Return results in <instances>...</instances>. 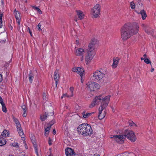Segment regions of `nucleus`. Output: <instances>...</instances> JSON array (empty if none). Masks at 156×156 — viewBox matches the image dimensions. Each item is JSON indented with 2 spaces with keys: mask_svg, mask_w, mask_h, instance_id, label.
<instances>
[{
  "mask_svg": "<svg viewBox=\"0 0 156 156\" xmlns=\"http://www.w3.org/2000/svg\"><path fill=\"white\" fill-rule=\"evenodd\" d=\"M21 107L22 108V109H23V117H26L27 115L26 112L27 109L25 105H23Z\"/></svg>",
  "mask_w": 156,
  "mask_h": 156,
  "instance_id": "nucleus-23",
  "label": "nucleus"
},
{
  "mask_svg": "<svg viewBox=\"0 0 156 156\" xmlns=\"http://www.w3.org/2000/svg\"><path fill=\"white\" fill-rule=\"evenodd\" d=\"M111 96L108 95L104 97L102 95H100L98 96H96L95 98L93 99V102H92L90 105L89 107L91 108L94 107L95 105H99L101 104V105H102V103H104L106 100L108 99V102H109Z\"/></svg>",
  "mask_w": 156,
  "mask_h": 156,
  "instance_id": "nucleus-3",
  "label": "nucleus"
},
{
  "mask_svg": "<svg viewBox=\"0 0 156 156\" xmlns=\"http://www.w3.org/2000/svg\"><path fill=\"white\" fill-rule=\"evenodd\" d=\"M37 11L38 12H39L40 14H42V12L40 9H39V10H37Z\"/></svg>",
  "mask_w": 156,
  "mask_h": 156,
  "instance_id": "nucleus-47",
  "label": "nucleus"
},
{
  "mask_svg": "<svg viewBox=\"0 0 156 156\" xmlns=\"http://www.w3.org/2000/svg\"><path fill=\"white\" fill-rule=\"evenodd\" d=\"M1 3L2 5H3L4 4V1L3 0H1Z\"/></svg>",
  "mask_w": 156,
  "mask_h": 156,
  "instance_id": "nucleus-58",
  "label": "nucleus"
},
{
  "mask_svg": "<svg viewBox=\"0 0 156 156\" xmlns=\"http://www.w3.org/2000/svg\"><path fill=\"white\" fill-rule=\"evenodd\" d=\"M137 1L138 3H139L140 2V0H137Z\"/></svg>",
  "mask_w": 156,
  "mask_h": 156,
  "instance_id": "nucleus-63",
  "label": "nucleus"
},
{
  "mask_svg": "<svg viewBox=\"0 0 156 156\" xmlns=\"http://www.w3.org/2000/svg\"><path fill=\"white\" fill-rule=\"evenodd\" d=\"M27 31H29L30 35L32 36V32L30 30V28H29V27H28V28H27Z\"/></svg>",
  "mask_w": 156,
  "mask_h": 156,
  "instance_id": "nucleus-44",
  "label": "nucleus"
},
{
  "mask_svg": "<svg viewBox=\"0 0 156 156\" xmlns=\"http://www.w3.org/2000/svg\"><path fill=\"white\" fill-rule=\"evenodd\" d=\"M60 76L58 73V70H56L55 72L54 75V79L55 82L56 87H57V84L58 83V81L59 79Z\"/></svg>",
  "mask_w": 156,
  "mask_h": 156,
  "instance_id": "nucleus-14",
  "label": "nucleus"
},
{
  "mask_svg": "<svg viewBox=\"0 0 156 156\" xmlns=\"http://www.w3.org/2000/svg\"><path fill=\"white\" fill-rule=\"evenodd\" d=\"M76 44H79V41L78 40H76Z\"/></svg>",
  "mask_w": 156,
  "mask_h": 156,
  "instance_id": "nucleus-59",
  "label": "nucleus"
},
{
  "mask_svg": "<svg viewBox=\"0 0 156 156\" xmlns=\"http://www.w3.org/2000/svg\"><path fill=\"white\" fill-rule=\"evenodd\" d=\"M66 156H75L76 154L74 151L71 148L67 147L65 150Z\"/></svg>",
  "mask_w": 156,
  "mask_h": 156,
  "instance_id": "nucleus-13",
  "label": "nucleus"
},
{
  "mask_svg": "<svg viewBox=\"0 0 156 156\" xmlns=\"http://www.w3.org/2000/svg\"><path fill=\"white\" fill-rule=\"evenodd\" d=\"M13 119L14 122L16 124V127L19 128V126L20 127L21 125L18 120L14 116L13 117Z\"/></svg>",
  "mask_w": 156,
  "mask_h": 156,
  "instance_id": "nucleus-25",
  "label": "nucleus"
},
{
  "mask_svg": "<svg viewBox=\"0 0 156 156\" xmlns=\"http://www.w3.org/2000/svg\"><path fill=\"white\" fill-rule=\"evenodd\" d=\"M79 134L87 136L92 133V129L90 125L85 123L80 125L77 128Z\"/></svg>",
  "mask_w": 156,
  "mask_h": 156,
  "instance_id": "nucleus-2",
  "label": "nucleus"
},
{
  "mask_svg": "<svg viewBox=\"0 0 156 156\" xmlns=\"http://www.w3.org/2000/svg\"><path fill=\"white\" fill-rule=\"evenodd\" d=\"M94 156H100V155L99 154H94Z\"/></svg>",
  "mask_w": 156,
  "mask_h": 156,
  "instance_id": "nucleus-56",
  "label": "nucleus"
},
{
  "mask_svg": "<svg viewBox=\"0 0 156 156\" xmlns=\"http://www.w3.org/2000/svg\"><path fill=\"white\" fill-rule=\"evenodd\" d=\"M97 42V40L94 38H92L90 41V43L89 44L88 48L87 49V52L95 53V45Z\"/></svg>",
  "mask_w": 156,
  "mask_h": 156,
  "instance_id": "nucleus-9",
  "label": "nucleus"
},
{
  "mask_svg": "<svg viewBox=\"0 0 156 156\" xmlns=\"http://www.w3.org/2000/svg\"><path fill=\"white\" fill-rule=\"evenodd\" d=\"M12 146L14 147H19L18 144L17 143H14L12 144Z\"/></svg>",
  "mask_w": 156,
  "mask_h": 156,
  "instance_id": "nucleus-40",
  "label": "nucleus"
},
{
  "mask_svg": "<svg viewBox=\"0 0 156 156\" xmlns=\"http://www.w3.org/2000/svg\"><path fill=\"white\" fill-rule=\"evenodd\" d=\"M145 31L146 33H147L149 35H152L153 33V31L151 30L148 29H145Z\"/></svg>",
  "mask_w": 156,
  "mask_h": 156,
  "instance_id": "nucleus-31",
  "label": "nucleus"
},
{
  "mask_svg": "<svg viewBox=\"0 0 156 156\" xmlns=\"http://www.w3.org/2000/svg\"><path fill=\"white\" fill-rule=\"evenodd\" d=\"M73 71L74 72H76L78 74H79L80 76L82 77L84 75V70L83 67H74L73 68Z\"/></svg>",
  "mask_w": 156,
  "mask_h": 156,
  "instance_id": "nucleus-12",
  "label": "nucleus"
},
{
  "mask_svg": "<svg viewBox=\"0 0 156 156\" xmlns=\"http://www.w3.org/2000/svg\"><path fill=\"white\" fill-rule=\"evenodd\" d=\"M55 122V120H52L49 122L48 125L51 127Z\"/></svg>",
  "mask_w": 156,
  "mask_h": 156,
  "instance_id": "nucleus-32",
  "label": "nucleus"
},
{
  "mask_svg": "<svg viewBox=\"0 0 156 156\" xmlns=\"http://www.w3.org/2000/svg\"><path fill=\"white\" fill-rule=\"evenodd\" d=\"M143 57H144V59H145L147 57V55H146V54H144L143 55Z\"/></svg>",
  "mask_w": 156,
  "mask_h": 156,
  "instance_id": "nucleus-55",
  "label": "nucleus"
},
{
  "mask_svg": "<svg viewBox=\"0 0 156 156\" xmlns=\"http://www.w3.org/2000/svg\"><path fill=\"white\" fill-rule=\"evenodd\" d=\"M74 90V88L73 87H71L70 88V90L71 92V93L72 94V95H71V96H72L73 95V91Z\"/></svg>",
  "mask_w": 156,
  "mask_h": 156,
  "instance_id": "nucleus-42",
  "label": "nucleus"
},
{
  "mask_svg": "<svg viewBox=\"0 0 156 156\" xmlns=\"http://www.w3.org/2000/svg\"><path fill=\"white\" fill-rule=\"evenodd\" d=\"M154 69L153 68H152L151 69V72H152L154 71Z\"/></svg>",
  "mask_w": 156,
  "mask_h": 156,
  "instance_id": "nucleus-57",
  "label": "nucleus"
},
{
  "mask_svg": "<svg viewBox=\"0 0 156 156\" xmlns=\"http://www.w3.org/2000/svg\"><path fill=\"white\" fill-rule=\"evenodd\" d=\"M130 5L132 9H133L135 8V6L133 2H132L130 3Z\"/></svg>",
  "mask_w": 156,
  "mask_h": 156,
  "instance_id": "nucleus-35",
  "label": "nucleus"
},
{
  "mask_svg": "<svg viewBox=\"0 0 156 156\" xmlns=\"http://www.w3.org/2000/svg\"><path fill=\"white\" fill-rule=\"evenodd\" d=\"M10 20V21H11V22H12V20Z\"/></svg>",
  "mask_w": 156,
  "mask_h": 156,
  "instance_id": "nucleus-64",
  "label": "nucleus"
},
{
  "mask_svg": "<svg viewBox=\"0 0 156 156\" xmlns=\"http://www.w3.org/2000/svg\"><path fill=\"white\" fill-rule=\"evenodd\" d=\"M14 14L15 15L16 21H20L21 18L20 12L16 11V9H15L14 11Z\"/></svg>",
  "mask_w": 156,
  "mask_h": 156,
  "instance_id": "nucleus-17",
  "label": "nucleus"
},
{
  "mask_svg": "<svg viewBox=\"0 0 156 156\" xmlns=\"http://www.w3.org/2000/svg\"><path fill=\"white\" fill-rule=\"evenodd\" d=\"M50 128L51 127L49 126L46 128H45V136H47L48 134Z\"/></svg>",
  "mask_w": 156,
  "mask_h": 156,
  "instance_id": "nucleus-27",
  "label": "nucleus"
},
{
  "mask_svg": "<svg viewBox=\"0 0 156 156\" xmlns=\"http://www.w3.org/2000/svg\"><path fill=\"white\" fill-rule=\"evenodd\" d=\"M83 56L82 55V57L81 58V60H83Z\"/></svg>",
  "mask_w": 156,
  "mask_h": 156,
  "instance_id": "nucleus-62",
  "label": "nucleus"
},
{
  "mask_svg": "<svg viewBox=\"0 0 156 156\" xmlns=\"http://www.w3.org/2000/svg\"><path fill=\"white\" fill-rule=\"evenodd\" d=\"M140 59H141V60H144L145 59L144 58H143V57H141L140 58Z\"/></svg>",
  "mask_w": 156,
  "mask_h": 156,
  "instance_id": "nucleus-61",
  "label": "nucleus"
},
{
  "mask_svg": "<svg viewBox=\"0 0 156 156\" xmlns=\"http://www.w3.org/2000/svg\"><path fill=\"white\" fill-rule=\"evenodd\" d=\"M69 97V96H67V94H64L61 97V98H63V97Z\"/></svg>",
  "mask_w": 156,
  "mask_h": 156,
  "instance_id": "nucleus-50",
  "label": "nucleus"
},
{
  "mask_svg": "<svg viewBox=\"0 0 156 156\" xmlns=\"http://www.w3.org/2000/svg\"><path fill=\"white\" fill-rule=\"evenodd\" d=\"M84 52V51L83 49L79 48L76 49L75 54L77 56H82Z\"/></svg>",
  "mask_w": 156,
  "mask_h": 156,
  "instance_id": "nucleus-16",
  "label": "nucleus"
},
{
  "mask_svg": "<svg viewBox=\"0 0 156 156\" xmlns=\"http://www.w3.org/2000/svg\"><path fill=\"white\" fill-rule=\"evenodd\" d=\"M24 144H25V147L26 149H27L28 147L25 141L23 142Z\"/></svg>",
  "mask_w": 156,
  "mask_h": 156,
  "instance_id": "nucleus-49",
  "label": "nucleus"
},
{
  "mask_svg": "<svg viewBox=\"0 0 156 156\" xmlns=\"http://www.w3.org/2000/svg\"><path fill=\"white\" fill-rule=\"evenodd\" d=\"M101 6L99 4H96L93 8L91 9V12L92 13L93 18H98L100 14L101 11Z\"/></svg>",
  "mask_w": 156,
  "mask_h": 156,
  "instance_id": "nucleus-7",
  "label": "nucleus"
},
{
  "mask_svg": "<svg viewBox=\"0 0 156 156\" xmlns=\"http://www.w3.org/2000/svg\"><path fill=\"white\" fill-rule=\"evenodd\" d=\"M34 149L35 150V152L37 156H38V150L37 148V145L36 144V143L35 142V143H33Z\"/></svg>",
  "mask_w": 156,
  "mask_h": 156,
  "instance_id": "nucleus-29",
  "label": "nucleus"
},
{
  "mask_svg": "<svg viewBox=\"0 0 156 156\" xmlns=\"http://www.w3.org/2000/svg\"><path fill=\"white\" fill-rule=\"evenodd\" d=\"M6 142V140L4 138L0 136V146L5 145Z\"/></svg>",
  "mask_w": 156,
  "mask_h": 156,
  "instance_id": "nucleus-22",
  "label": "nucleus"
},
{
  "mask_svg": "<svg viewBox=\"0 0 156 156\" xmlns=\"http://www.w3.org/2000/svg\"><path fill=\"white\" fill-rule=\"evenodd\" d=\"M51 140L50 137L49 138V140H48V144L49 145H51L52 144L51 143Z\"/></svg>",
  "mask_w": 156,
  "mask_h": 156,
  "instance_id": "nucleus-45",
  "label": "nucleus"
},
{
  "mask_svg": "<svg viewBox=\"0 0 156 156\" xmlns=\"http://www.w3.org/2000/svg\"><path fill=\"white\" fill-rule=\"evenodd\" d=\"M86 85H87V87H88L91 92L94 91L96 90L99 89V84L94 82H89Z\"/></svg>",
  "mask_w": 156,
  "mask_h": 156,
  "instance_id": "nucleus-8",
  "label": "nucleus"
},
{
  "mask_svg": "<svg viewBox=\"0 0 156 156\" xmlns=\"http://www.w3.org/2000/svg\"><path fill=\"white\" fill-rule=\"evenodd\" d=\"M119 59L118 58H116L113 59V63L112 65L113 68H116L118 64Z\"/></svg>",
  "mask_w": 156,
  "mask_h": 156,
  "instance_id": "nucleus-20",
  "label": "nucleus"
},
{
  "mask_svg": "<svg viewBox=\"0 0 156 156\" xmlns=\"http://www.w3.org/2000/svg\"><path fill=\"white\" fill-rule=\"evenodd\" d=\"M76 11L78 16V18L80 20H81L83 19L84 16L83 13L80 10H76Z\"/></svg>",
  "mask_w": 156,
  "mask_h": 156,
  "instance_id": "nucleus-19",
  "label": "nucleus"
},
{
  "mask_svg": "<svg viewBox=\"0 0 156 156\" xmlns=\"http://www.w3.org/2000/svg\"><path fill=\"white\" fill-rule=\"evenodd\" d=\"M48 116V114H46V113H45V115L41 116V120L42 121H44L46 119Z\"/></svg>",
  "mask_w": 156,
  "mask_h": 156,
  "instance_id": "nucleus-28",
  "label": "nucleus"
},
{
  "mask_svg": "<svg viewBox=\"0 0 156 156\" xmlns=\"http://www.w3.org/2000/svg\"><path fill=\"white\" fill-rule=\"evenodd\" d=\"M95 53H93L87 52L86 56L85 57V60L87 64L90 63L94 56L95 55Z\"/></svg>",
  "mask_w": 156,
  "mask_h": 156,
  "instance_id": "nucleus-11",
  "label": "nucleus"
},
{
  "mask_svg": "<svg viewBox=\"0 0 156 156\" xmlns=\"http://www.w3.org/2000/svg\"><path fill=\"white\" fill-rule=\"evenodd\" d=\"M144 62L147 64H150V65L151 66V62L148 58H146L144 59Z\"/></svg>",
  "mask_w": 156,
  "mask_h": 156,
  "instance_id": "nucleus-34",
  "label": "nucleus"
},
{
  "mask_svg": "<svg viewBox=\"0 0 156 156\" xmlns=\"http://www.w3.org/2000/svg\"><path fill=\"white\" fill-rule=\"evenodd\" d=\"M30 138L32 143H35V142H36L35 137L33 135H31L30 136Z\"/></svg>",
  "mask_w": 156,
  "mask_h": 156,
  "instance_id": "nucleus-30",
  "label": "nucleus"
},
{
  "mask_svg": "<svg viewBox=\"0 0 156 156\" xmlns=\"http://www.w3.org/2000/svg\"><path fill=\"white\" fill-rule=\"evenodd\" d=\"M53 133L54 135H55L56 134V131L54 129L53 131Z\"/></svg>",
  "mask_w": 156,
  "mask_h": 156,
  "instance_id": "nucleus-52",
  "label": "nucleus"
},
{
  "mask_svg": "<svg viewBox=\"0 0 156 156\" xmlns=\"http://www.w3.org/2000/svg\"><path fill=\"white\" fill-rule=\"evenodd\" d=\"M129 125L130 126H137V125L134 122L132 121H131L130 122H129Z\"/></svg>",
  "mask_w": 156,
  "mask_h": 156,
  "instance_id": "nucleus-36",
  "label": "nucleus"
},
{
  "mask_svg": "<svg viewBox=\"0 0 156 156\" xmlns=\"http://www.w3.org/2000/svg\"><path fill=\"white\" fill-rule=\"evenodd\" d=\"M48 156H52V154H51V151H50V154Z\"/></svg>",
  "mask_w": 156,
  "mask_h": 156,
  "instance_id": "nucleus-60",
  "label": "nucleus"
},
{
  "mask_svg": "<svg viewBox=\"0 0 156 156\" xmlns=\"http://www.w3.org/2000/svg\"><path fill=\"white\" fill-rule=\"evenodd\" d=\"M33 8L35 10H36L37 11V10H39V8L37 7H36L35 6H33Z\"/></svg>",
  "mask_w": 156,
  "mask_h": 156,
  "instance_id": "nucleus-48",
  "label": "nucleus"
},
{
  "mask_svg": "<svg viewBox=\"0 0 156 156\" xmlns=\"http://www.w3.org/2000/svg\"><path fill=\"white\" fill-rule=\"evenodd\" d=\"M86 112L84 111L83 113H82L83 115V117L84 118H87L88 117L91 115L92 114H93L94 112H91L89 113H86L85 114Z\"/></svg>",
  "mask_w": 156,
  "mask_h": 156,
  "instance_id": "nucleus-24",
  "label": "nucleus"
},
{
  "mask_svg": "<svg viewBox=\"0 0 156 156\" xmlns=\"http://www.w3.org/2000/svg\"><path fill=\"white\" fill-rule=\"evenodd\" d=\"M141 26L143 28L144 30H145V29H146L147 28V26L145 25L144 24H142L141 25Z\"/></svg>",
  "mask_w": 156,
  "mask_h": 156,
  "instance_id": "nucleus-43",
  "label": "nucleus"
},
{
  "mask_svg": "<svg viewBox=\"0 0 156 156\" xmlns=\"http://www.w3.org/2000/svg\"><path fill=\"white\" fill-rule=\"evenodd\" d=\"M20 21H17V22L18 24L17 29L19 30H20Z\"/></svg>",
  "mask_w": 156,
  "mask_h": 156,
  "instance_id": "nucleus-39",
  "label": "nucleus"
},
{
  "mask_svg": "<svg viewBox=\"0 0 156 156\" xmlns=\"http://www.w3.org/2000/svg\"><path fill=\"white\" fill-rule=\"evenodd\" d=\"M3 16V14L1 13H0V21L1 23H2V17Z\"/></svg>",
  "mask_w": 156,
  "mask_h": 156,
  "instance_id": "nucleus-41",
  "label": "nucleus"
},
{
  "mask_svg": "<svg viewBox=\"0 0 156 156\" xmlns=\"http://www.w3.org/2000/svg\"><path fill=\"white\" fill-rule=\"evenodd\" d=\"M105 76V74L104 73L97 70L93 73V75L92 76L91 78L92 80L95 81L102 79Z\"/></svg>",
  "mask_w": 156,
  "mask_h": 156,
  "instance_id": "nucleus-6",
  "label": "nucleus"
},
{
  "mask_svg": "<svg viewBox=\"0 0 156 156\" xmlns=\"http://www.w3.org/2000/svg\"><path fill=\"white\" fill-rule=\"evenodd\" d=\"M41 24H40V23H39L36 27L38 30L39 31L42 30V29L41 28Z\"/></svg>",
  "mask_w": 156,
  "mask_h": 156,
  "instance_id": "nucleus-37",
  "label": "nucleus"
},
{
  "mask_svg": "<svg viewBox=\"0 0 156 156\" xmlns=\"http://www.w3.org/2000/svg\"><path fill=\"white\" fill-rule=\"evenodd\" d=\"M34 74L32 71H30V73L28 74V78L30 83H32L33 79L34 78Z\"/></svg>",
  "mask_w": 156,
  "mask_h": 156,
  "instance_id": "nucleus-21",
  "label": "nucleus"
},
{
  "mask_svg": "<svg viewBox=\"0 0 156 156\" xmlns=\"http://www.w3.org/2000/svg\"><path fill=\"white\" fill-rule=\"evenodd\" d=\"M9 27L10 29L11 30H12L13 29L11 25H10L9 26Z\"/></svg>",
  "mask_w": 156,
  "mask_h": 156,
  "instance_id": "nucleus-54",
  "label": "nucleus"
},
{
  "mask_svg": "<svg viewBox=\"0 0 156 156\" xmlns=\"http://www.w3.org/2000/svg\"><path fill=\"white\" fill-rule=\"evenodd\" d=\"M16 128L19 135L22 138H23V140L24 139L25 140V135L23 132V129L21 127V126H20V127L19 126V128L18 127Z\"/></svg>",
  "mask_w": 156,
  "mask_h": 156,
  "instance_id": "nucleus-15",
  "label": "nucleus"
},
{
  "mask_svg": "<svg viewBox=\"0 0 156 156\" xmlns=\"http://www.w3.org/2000/svg\"><path fill=\"white\" fill-rule=\"evenodd\" d=\"M50 114H51V116H52V118H54V116H53V115H54V113H53V112H52V113H50Z\"/></svg>",
  "mask_w": 156,
  "mask_h": 156,
  "instance_id": "nucleus-53",
  "label": "nucleus"
},
{
  "mask_svg": "<svg viewBox=\"0 0 156 156\" xmlns=\"http://www.w3.org/2000/svg\"><path fill=\"white\" fill-rule=\"evenodd\" d=\"M135 29L129 23L125 24L120 29L121 37L124 41H126L131 36L137 33L139 26L137 24L135 25Z\"/></svg>",
  "mask_w": 156,
  "mask_h": 156,
  "instance_id": "nucleus-1",
  "label": "nucleus"
},
{
  "mask_svg": "<svg viewBox=\"0 0 156 156\" xmlns=\"http://www.w3.org/2000/svg\"><path fill=\"white\" fill-rule=\"evenodd\" d=\"M104 103H102V105H101L99 108V115H98V118L99 119H103L105 116L106 112L105 111L103 114H102V112L104 109H105L107 106L109 102H108V99Z\"/></svg>",
  "mask_w": 156,
  "mask_h": 156,
  "instance_id": "nucleus-5",
  "label": "nucleus"
},
{
  "mask_svg": "<svg viewBox=\"0 0 156 156\" xmlns=\"http://www.w3.org/2000/svg\"><path fill=\"white\" fill-rule=\"evenodd\" d=\"M46 96V94L45 92L43 93V99L45 100H47V98Z\"/></svg>",
  "mask_w": 156,
  "mask_h": 156,
  "instance_id": "nucleus-38",
  "label": "nucleus"
},
{
  "mask_svg": "<svg viewBox=\"0 0 156 156\" xmlns=\"http://www.w3.org/2000/svg\"><path fill=\"white\" fill-rule=\"evenodd\" d=\"M112 137H111V138H114L115 140L118 143L122 144L124 143V141L125 139L123 134L121 135H112Z\"/></svg>",
  "mask_w": 156,
  "mask_h": 156,
  "instance_id": "nucleus-10",
  "label": "nucleus"
},
{
  "mask_svg": "<svg viewBox=\"0 0 156 156\" xmlns=\"http://www.w3.org/2000/svg\"><path fill=\"white\" fill-rule=\"evenodd\" d=\"M0 103L1 105L2 104L4 103L3 102V100L2 97L0 96Z\"/></svg>",
  "mask_w": 156,
  "mask_h": 156,
  "instance_id": "nucleus-46",
  "label": "nucleus"
},
{
  "mask_svg": "<svg viewBox=\"0 0 156 156\" xmlns=\"http://www.w3.org/2000/svg\"><path fill=\"white\" fill-rule=\"evenodd\" d=\"M123 135L124 138H127L132 142H135L136 139L134 132L132 131L125 130L123 132Z\"/></svg>",
  "mask_w": 156,
  "mask_h": 156,
  "instance_id": "nucleus-4",
  "label": "nucleus"
},
{
  "mask_svg": "<svg viewBox=\"0 0 156 156\" xmlns=\"http://www.w3.org/2000/svg\"><path fill=\"white\" fill-rule=\"evenodd\" d=\"M1 135L2 136L7 137L9 136V133L5 129L2 132Z\"/></svg>",
  "mask_w": 156,
  "mask_h": 156,
  "instance_id": "nucleus-26",
  "label": "nucleus"
},
{
  "mask_svg": "<svg viewBox=\"0 0 156 156\" xmlns=\"http://www.w3.org/2000/svg\"><path fill=\"white\" fill-rule=\"evenodd\" d=\"M2 80V76L1 74H0V82Z\"/></svg>",
  "mask_w": 156,
  "mask_h": 156,
  "instance_id": "nucleus-51",
  "label": "nucleus"
},
{
  "mask_svg": "<svg viewBox=\"0 0 156 156\" xmlns=\"http://www.w3.org/2000/svg\"><path fill=\"white\" fill-rule=\"evenodd\" d=\"M138 14H140L142 16V18L143 20H145L147 16L146 12L144 9L141 10L140 12L136 11Z\"/></svg>",
  "mask_w": 156,
  "mask_h": 156,
  "instance_id": "nucleus-18",
  "label": "nucleus"
},
{
  "mask_svg": "<svg viewBox=\"0 0 156 156\" xmlns=\"http://www.w3.org/2000/svg\"><path fill=\"white\" fill-rule=\"evenodd\" d=\"M2 111L5 112H6L7 111L6 108L5 107V103L2 104Z\"/></svg>",
  "mask_w": 156,
  "mask_h": 156,
  "instance_id": "nucleus-33",
  "label": "nucleus"
}]
</instances>
